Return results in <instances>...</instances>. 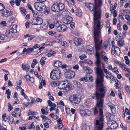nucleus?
Segmentation results:
<instances>
[{"instance_id":"obj_1","label":"nucleus","mask_w":130,"mask_h":130,"mask_svg":"<svg viewBox=\"0 0 130 130\" xmlns=\"http://www.w3.org/2000/svg\"><path fill=\"white\" fill-rule=\"evenodd\" d=\"M106 89L105 87H97L96 91L95 93L97 100V106L96 107L92 108L93 111L94 115L97 114L98 112V109L100 110V120H97L94 123V130H103V98L105 96L106 92Z\"/></svg>"},{"instance_id":"obj_2","label":"nucleus","mask_w":130,"mask_h":130,"mask_svg":"<svg viewBox=\"0 0 130 130\" xmlns=\"http://www.w3.org/2000/svg\"><path fill=\"white\" fill-rule=\"evenodd\" d=\"M102 3V0H95V5L91 3H85L86 7L90 11H93V27L94 31H101L103 26V23L101 21V12L97 11V9L98 7L101 6Z\"/></svg>"},{"instance_id":"obj_3","label":"nucleus","mask_w":130,"mask_h":130,"mask_svg":"<svg viewBox=\"0 0 130 130\" xmlns=\"http://www.w3.org/2000/svg\"><path fill=\"white\" fill-rule=\"evenodd\" d=\"M101 63L100 60H96L95 64L97 67L94 68V70L97 75L96 80L97 87H105L104 86V74L100 67H99Z\"/></svg>"},{"instance_id":"obj_4","label":"nucleus","mask_w":130,"mask_h":130,"mask_svg":"<svg viewBox=\"0 0 130 130\" xmlns=\"http://www.w3.org/2000/svg\"><path fill=\"white\" fill-rule=\"evenodd\" d=\"M96 31V32L94 31V38L95 43V46L96 50V54L95 56L96 60H100V55L97 51L100 50L101 48V45L102 40L100 42L99 41V36L100 34L101 31L98 32Z\"/></svg>"},{"instance_id":"obj_5","label":"nucleus","mask_w":130,"mask_h":130,"mask_svg":"<svg viewBox=\"0 0 130 130\" xmlns=\"http://www.w3.org/2000/svg\"><path fill=\"white\" fill-rule=\"evenodd\" d=\"M70 81L67 79L61 81L59 83L58 87L60 89H63V92H67L72 88V86L70 84Z\"/></svg>"},{"instance_id":"obj_6","label":"nucleus","mask_w":130,"mask_h":130,"mask_svg":"<svg viewBox=\"0 0 130 130\" xmlns=\"http://www.w3.org/2000/svg\"><path fill=\"white\" fill-rule=\"evenodd\" d=\"M51 78L54 80H57L59 79L62 75L61 72L58 69L53 70L50 73Z\"/></svg>"},{"instance_id":"obj_7","label":"nucleus","mask_w":130,"mask_h":130,"mask_svg":"<svg viewBox=\"0 0 130 130\" xmlns=\"http://www.w3.org/2000/svg\"><path fill=\"white\" fill-rule=\"evenodd\" d=\"M113 116L110 114L107 116V117L108 119L107 124L108 126L111 129H114L117 128L118 126V125L117 123L114 120L111 119V117Z\"/></svg>"},{"instance_id":"obj_8","label":"nucleus","mask_w":130,"mask_h":130,"mask_svg":"<svg viewBox=\"0 0 130 130\" xmlns=\"http://www.w3.org/2000/svg\"><path fill=\"white\" fill-rule=\"evenodd\" d=\"M17 26L16 25H13L10 26L9 28V30L6 31L5 35L7 37H12L14 33L17 32Z\"/></svg>"},{"instance_id":"obj_9","label":"nucleus","mask_w":130,"mask_h":130,"mask_svg":"<svg viewBox=\"0 0 130 130\" xmlns=\"http://www.w3.org/2000/svg\"><path fill=\"white\" fill-rule=\"evenodd\" d=\"M66 13L63 18V20L65 24H69L73 21V19L69 15V14L70 13L68 11H66Z\"/></svg>"},{"instance_id":"obj_10","label":"nucleus","mask_w":130,"mask_h":130,"mask_svg":"<svg viewBox=\"0 0 130 130\" xmlns=\"http://www.w3.org/2000/svg\"><path fill=\"white\" fill-rule=\"evenodd\" d=\"M81 99V98L79 95L75 94L71 96L70 100L72 103L76 104H78L80 102Z\"/></svg>"},{"instance_id":"obj_11","label":"nucleus","mask_w":130,"mask_h":130,"mask_svg":"<svg viewBox=\"0 0 130 130\" xmlns=\"http://www.w3.org/2000/svg\"><path fill=\"white\" fill-rule=\"evenodd\" d=\"M35 8L38 11H42L44 10L46 6L44 3L41 2L35 3L34 4Z\"/></svg>"},{"instance_id":"obj_12","label":"nucleus","mask_w":130,"mask_h":130,"mask_svg":"<svg viewBox=\"0 0 130 130\" xmlns=\"http://www.w3.org/2000/svg\"><path fill=\"white\" fill-rule=\"evenodd\" d=\"M13 10L10 7H7L5 10L2 11V15L4 17H8L13 13Z\"/></svg>"},{"instance_id":"obj_13","label":"nucleus","mask_w":130,"mask_h":130,"mask_svg":"<svg viewBox=\"0 0 130 130\" xmlns=\"http://www.w3.org/2000/svg\"><path fill=\"white\" fill-rule=\"evenodd\" d=\"M79 113L81 116H88L90 115L91 111L88 109H81L79 110Z\"/></svg>"},{"instance_id":"obj_14","label":"nucleus","mask_w":130,"mask_h":130,"mask_svg":"<svg viewBox=\"0 0 130 130\" xmlns=\"http://www.w3.org/2000/svg\"><path fill=\"white\" fill-rule=\"evenodd\" d=\"M111 53L112 54L116 53L118 55H119L120 53V50L118 47L112 46L111 48Z\"/></svg>"},{"instance_id":"obj_15","label":"nucleus","mask_w":130,"mask_h":130,"mask_svg":"<svg viewBox=\"0 0 130 130\" xmlns=\"http://www.w3.org/2000/svg\"><path fill=\"white\" fill-rule=\"evenodd\" d=\"M65 77L67 78H71L75 76V73L71 71H69L66 73Z\"/></svg>"},{"instance_id":"obj_16","label":"nucleus","mask_w":130,"mask_h":130,"mask_svg":"<svg viewBox=\"0 0 130 130\" xmlns=\"http://www.w3.org/2000/svg\"><path fill=\"white\" fill-rule=\"evenodd\" d=\"M107 105L110 108L111 112L112 113H115L117 112V110L115 107V106L111 102H109Z\"/></svg>"},{"instance_id":"obj_17","label":"nucleus","mask_w":130,"mask_h":130,"mask_svg":"<svg viewBox=\"0 0 130 130\" xmlns=\"http://www.w3.org/2000/svg\"><path fill=\"white\" fill-rule=\"evenodd\" d=\"M46 55L48 57L51 56H54L56 54L55 51L51 50H47L46 51Z\"/></svg>"},{"instance_id":"obj_18","label":"nucleus","mask_w":130,"mask_h":130,"mask_svg":"<svg viewBox=\"0 0 130 130\" xmlns=\"http://www.w3.org/2000/svg\"><path fill=\"white\" fill-rule=\"evenodd\" d=\"M67 27L64 25H62L58 27L57 28V30L60 32H63L66 31Z\"/></svg>"},{"instance_id":"obj_19","label":"nucleus","mask_w":130,"mask_h":130,"mask_svg":"<svg viewBox=\"0 0 130 130\" xmlns=\"http://www.w3.org/2000/svg\"><path fill=\"white\" fill-rule=\"evenodd\" d=\"M74 42L75 44L77 45H80L82 43V40L80 38H75L74 39Z\"/></svg>"},{"instance_id":"obj_20","label":"nucleus","mask_w":130,"mask_h":130,"mask_svg":"<svg viewBox=\"0 0 130 130\" xmlns=\"http://www.w3.org/2000/svg\"><path fill=\"white\" fill-rule=\"evenodd\" d=\"M84 70L88 74H91L93 72L92 70L87 66H84L83 68Z\"/></svg>"},{"instance_id":"obj_21","label":"nucleus","mask_w":130,"mask_h":130,"mask_svg":"<svg viewBox=\"0 0 130 130\" xmlns=\"http://www.w3.org/2000/svg\"><path fill=\"white\" fill-rule=\"evenodd\" d=\"M58 6L57 3L53 4L51 7L52 11L55 12H59Z\"/></svg>"},{"instance_id":"obj_22","label":"nucleus","mask_w":130,"mask_h":130,"mask_svg":"<svg viewBox=\"0 0 130 130\" xmlns=\"http://www.w3.org/2000/svg\"><path fill=\"white\" fill-rule=\"evenodd\" d=\"M59 12L65 8L64 4L62 3H57Z\"/></svg>"},{"instance_id":"obj_23","label":"nucleus","mask_w":130,"mask_h":130,"mask_svg":"<svg viewBox=\"0 0 130 130\" xmlns=\"http://www.w3.org/2000/svg\"><path fill=\"white\" fill-rule=\"evenodd\" d=\"M53 65L56 67H60L62 64L61 62L59 60H57L55 61L53 63Z\"/></svg>"},{"instance_id":"obj_24","label":"nucleus","mask_w":130,"mask_h":130,"mask_svg":"<svg viewBox=\"0 0 130 130\" xmlns=\"http://www.w3.org/2000/svg\"><path fill=\"white\" fill-rule=\"evenodd\" d=\"M81 62L83 63H87L90 66H92L93 64V62L91 60L88 59H85Z\"/></svg>"},{"instance_id":"obj_25","label":"nucleus","mask_w":130,"mask_h":130,"mask_svg":"<svg viewBox=\"0 0 130 130\" xmlns=\"http://www.w3.org/2000/svg\"><path fill=\"white\" fill-rule=\"evenodd\" d=\"M20 10L21 13L23 16H25L26 13L25 9L24 8L22 7L20 8Z\"/></svg>"},{"instance_id":"obj_26","label":"nucleus","mask_w":130,"mask_h":130,"mask_svg":"<svg viewBox=\"0 0 130 130\" xmlns=\"http://www.w3.org/2000/svg\"><path fill=\"white\" fill-rule=\"evenodd\" d=\"M22 66L23 69L24 70L28 69L30 67V66L28 64H22Z\"/></svg>"},{"instance_id":"obj_27","label":"nucleus","mask_w":130,"mask_h":130,"mask_svg":"<svg viewBox=\"0 0 130 130\" xmlns=\"http://www.w3.org/2000/svg\"><path fill=\"white\" fill-rule=\"evenodd\" d=\"M90 125H84L82 128V130H90Z\"/></svg>"},{"instance_id":"obj_28","label":"nucleus","mask_w":130,"mask_h":130,"mask_svg":"<svg viewBox=\"0 0 130 130\" xmlns=\"http://www.w3.org/2000/svg\"><path fill=\"white\" fill-rule=\"evenodd\" d=\"M25 78L26 79L27 81L29 80L32 83H33L34 82V78H33L30 77L29 75H25Z\"/></svg>"},{"instance_id":"obj_29","label":"nucleus","mask_w":130,"mask_h":130,"mask_svg":"<svg viewBox=\"0 0 130 130\" xmlns=\"http://www.w3.org/2000/svg\"><path fill=\"white\" fill-rule=\"evenodd\" d=\"M43 84L44 86H45L46 85V83L45 80L44 79L42 81H41V82L40 83L39 86V89H41L42 88Z\"/></svg>"},{"instance_id":"obj_30","label":"nucleus","mask_w":130,"mask_h":130,"mask_svg":"<svg viewBox=\"0 0 130 130\" xmlns=\"http://www.w3.org/2000/svg\"><path fill=\"white\" fill-rule=\"evenodd\" d=\"M37 25H40L42 23V20L40 18H36Z\"/></svg>"},{"instance_id":"obj_31","label":"nucleus","mask_w":130,"mask_h":130,"mask_svg":"<svg viewBox=\"0 0 130 130\" xmlns=\"http://www.w3.org/2000/svg\"><path fill=\"white\" fill-rule=\"evenodd\" d=\"M124 43V41L123 40H120L118 41V44L119 46H121L123 45Z\"/></svg>"},{"instance_id":"obj_32","label":"nucleus","mask_w":130,"mask_h":130,"mask_svg":"<svg viewBox=\"0 0 130 130\" xmlns=\"http://www.w3.org/2000/svg\"><path fill=\"white\" fill-rule=\"evenodd\" d=\"M54 23L55 26L57 28L59 27L60 25H61V22L59 21H56L54 22Z\"/></svg>"},{"instance_id":"obj_33","label":"nucleus","mask_w":130,"mask_h":130,"mask_svg":"<svg viewBox=\"0 0 130 130\" xmlns=\"http://www.w3.org/2000/svg\"><path fill=\"white\" fill-rule=\"evenodd\" d=\"M87 51L90 52V54L92 53L93 52V48L91 46H89L87 48Z\"/></svg>"},{"instance_id":"obj_34","label":"nucleus","mask_w":130,"mask_h":130,"mask_svg":"<svg viewBox=\"0 0 130 130\" xmlns=\"http://www.w3.org/2000/svg\"><path fill=\"white\" fill-rule=\"evenodd\" d=\"M118 19L120 22H123L124 21V19L122 15H119L118 17Z\"/></svg>"},{"instance_id":"obj_35","label":"nucleus","mask_w":130,"mask_h":130,"mask_svg":"<svg viewBox=\"0 0 130 130\" xmlns=\"http://www.w3.org/2000/svg\"><path fill=\"white\" fill-rule=\"evenodd\" d=\"M29 112L28 113V115L30 116L31 115H37V112L35 111H31L30 110H29Z\"/></svg>"},{"instance_id":"obj_36","label":"nucleus","mask_w":130,"mask_h":130,"mask_svg":"<svg viewBox=\"0 0 130 130\" xmlns=\"http://www.w3.org/2000/svg\"><path fill=\"white\" fill-rule=\"evenodd\" d=\"M6 93L7 94V98L8 99H9L10 98V95H11V93L10 92L9 90L8 89L6 91Z\"/></svg>"},{"instance_id":"obj_37","label":"nucleus","mask_w":130,"mask_h":130,"mask_svg":"<svg viewBox=\"0 0 130 130\" xmlns=\"http://www.w3.org/2000/svg\"><path fill=\"white\" fill-rule=\"evenodd\" d=\"M74 84L76 85L79 88H81L82 86V84L78 82L75 81L74 82Z\"/></svg>"},{"instance_id":"obj_38","label":"nucleus","mask_w":130,"mask_h":130,"mask_svg":"<svg viewBox=\"0 0 130 130\" xmlns=\"http://www.w3.org/2000/svg\"><path fill=\"white\" fill-rule=\"evenodd\" d=\"M34 122H32L31 124L28 127V128L29 129H34L35 128V127L34 124Z\"/></svg>"},{"instance_id":"obj_39","label":"nucleus","mask_w":130,"mask_h":130,"mask_svg":"<svg viewBox=\"0 0 130 130\" xmlns=\"http://www.w3.org/2000/svg\"><path fill=\"white\" fill-rule=\"evenodd\" d=\"M41 117L42 119V121L43 122L45 121L46 120H50L48 118L46 117L45 116L43 115H41Z\"/></svg>"},{"instance_id":"obj_40","label":"nucleus","mask_w":130,"mask_h":130,"mask_svg":"<svg viewBox=\"0 0 130 130\" xmlns=\"http://www.w3.org/2000/svg\"><path fill=\"white\" fill-rule=\"evenodd\" d=\"M112 71L114 73L116 74H118L119 73V71L116 67H114L113 68Z\"/></svg>"},{"instance_id":"obj_41","label":"nucleus","mask_w":130,"mask_h":130,"mask_svg":"<svg viewBox=\"0 0 130 130\" xmlns=\"http://www.w3.org/2000/svg\"><path fill=\"white\" fill-rule=\"evenodd\" d=\"M120 86V83L118 81L115 84V86L117 89H119Z\"/></svg>"},{"instance_id":"obj_42","label":"nucleus","mask_w":130,"mask_h":130,"mask_svg":"<svg viewBox=\"0 0 130 130\" xmlns=\"http://www.w3.org/2000/svg\"><path fill=\"white\" fill-rule=\"evenodd\" d=\"M5 9V7L4 5L0 3V12L3 10Z\"/></svg>"},{"instance_id":"obj_43","label":"nucleus","mask_w":130,"mask_h":130,"mask_svg":"<svg viewBox=\"0 0 130 130\" xmlns=\"http://www.w3.org/2000/svg\"><path fill=\"white\" fill-rule=\"evenodd\" d=\"M5 36L4 34L0 33V42H2L4 39Z\"/></svg>"},{"instance_id":"obj_44","label":"nucleus","mask_w":130,"mask_h":130,"mask_svg":"<svg viewBox=\"0 0 130 130\" xmlns=\"http://www.w3.org/2000/svg\"><path fill=\"white\" fill-rule=\"evenodd\" d=\"M61 45L65 47H67L68 46L67 43L65 41H63L62 42Z\"/></svg>"},{"instance_id":"obj_45","label":"nucleus","mask_w":130,"mask_h":130,"mask_svg":"<svg viewBox=\"0 0 130 130\" xmlns=\"http://www.w3.org/2000/svg\"><path fill=\"white\" fill-rule=\"evenodd\" d=\"M36 18L31 20V24L32 25H37Z\"/></svg>"},{"instance_id":"obj_46","label":"nucleus","mask_w":130,"mask_h":130,"mask_svg":"<svg viewBox=\"0 0 130 130\" xmlns=\"http://www.w3.org/2000/svg\"><path fill=\"white\" fill-rule=\"evenodd\" d=\"M110 25V23L109 21L108 20H107L106 22V24L105 26L107 28H109Z\"/></svg>"},{"instance_id":"obj_47","label":"nucleus","mask_w":130,"mask_h":130,"mask_svg":"<svg viewBox=\"0 0 130 130\" xmlns=\"http://www.w3.org/2000/svg\"><path fill=\"white\" fill-rule=\"evenodd\" d=\"M102 58L103 60L105 62H106V63H108V62L107 61L108 60V58L106 56H102Z\"/></svg>"},{"instance_id":"obj_48","label":"nucleus","mask_w":130,"mask_h":130,"mask_svg":"<svg viewBox=\"0 0 130 130\" xmlns=\"http://www.w3.org/2000/svg\"><path fill=\"white\" fill-rule=\"evenodd\" d=\"M125 88L126 91L130 94V87L127 85H126Z\"/></svg>"},{"instance_id":"obj_49","label":"nucleus","mask_w":130,"mask_h":130,"mask_svg":"<svg viewBox=\"0 0 130 130\" xmlns=\"http://www.w3.org/2000/svg\"><path fill=\"white\" fill-rule=\"evenodd\" d=\"M15 18L11 16L10 17L9 21L10 22L13 23L15 21Z\"/></svg>"},{"instance_id":"obj_50","label":"nucleus","mask_w":130,"mask_h":130,"mask_svg":"<svg viewBox=\"0 0 130 130\" xmlns=\"http://www.w3.org/2000/svg\"><path fill=\"white\" fill-rule=\"evenodd\" d=\"M76 15L78 16H80L82 14V13L81 10H79L78 11H77L76 12Z\"/></svg>"},{"instance_id":"obj_51","label":"nucleus","mask_w":130,"mask_h":130,"mask_svg":"<svg viewBox=\"0 0 130 130\" xmlns=\"http://www.w3.org/2000/svg\"><path fill=\"white\" fill-rule=\"evenodd\" d=\"M21 2V0H16L15 3L17 6H19L20 5V3Z\"/></svg>"},{"instance_id":"obj_52","label":"nucleus","mask_w":130,"mask_h":130,"mask_svg":"<svg viewBox=\"0 0 130 130\" xmlns=\"http://www.w3.org/2000/svg\"><path fill=\"white\" fill-rule=\"evenodd\" d=\"M92 100L91 99H88L86 100V103L88 104L91 103Z\"/></svg>"},{"instance_id":"obj_53","label":"nucleus","mask_w":130,"mask_h":130,"mask_svg":"<svg viewBox=\"0 0 130 130\" xmlns=\"http://www.w3.org/2000/svg\"><path fill=\"white\" fill-rule=\"evenodd\" d=\"M34 49L33 47L28 48H27V53H30L33 52Z\"/></svg>"},{"instance_id":"obj_54","label":"nucleus","mask_w":130,"mask_h":130,"mask_svg":"<svg viewBox=\"0 0 130 130\" xmlns=\"http://www.w3.org/2000/svg\"><path fill=\"white\" fill-rule=\"evenodd\" d=\"M80 80L81 81L86 82L87 81V78L86 77H83L80 78Z\"/></svg>"},{"instance_id":"obj_55","label":"nucleus","mask_w":130,"mask_h":130,"mask_svg":"<svg viewBox=\"0 0 130 130\" xmlns=\"http://www.w3.org/2000/svg\"><path fill=\"white\" fill-rule=\"evenodd\" d=\"M41 111L43 114L47 115L48 113V112L47 111H45V110L43 108H42L41 109Z\"/></svg>"},{"instance_id":"obj_56","label":"nucleus","mask_w":130,"mask_h":130,"mask_svg":"<svg viewBox=\"0 0 130 130\" xmlns=\"http://www.w3.org/2000/svg\"><path fill=\"white\" fill-rule=\"evenodd\" d=\"M30 24V22L29 21H27L25 23V26L26 28H28L29 27V25Z\"/></svg>"},{"instance_id":"obj_57","label":"nucleus","mask_w":130,"mask_h":130,"mask_svg":"<svg viewBox=\"0 0 130 130\" xmlns=\"http://www.w3.org/2000/svg\"><path fill=\"white\" fill-rule=\"evenodd\" d=\"M62 41V39H56L53 42L54 43H58L61 42Z\"/></svg>"},{"instance_id":"obj_58","label":"nucleus","mask_w":130,"mask_h":130,"mask_svg":"<svg viewBox=\"0 0 130 130\" xmlns=\"http://www.w3.org/2000/svg\"><path fill=\"white\" fill-rule=\"evenodd\" d=\"M103 71L106 73V75L108 76V75H110V73L108 72V71L107 70V69H103Z\"/></svg>"},{"instance_id":"obj_59","label":"nucleus","mask_w":130,"mask_h":130,"mask_svg":"<svg viewBox=\"0 0 130 130\" xmlns=\"http://www.w3.org/2000/svg\"><path fill=\"white\" fill-rule=\"evenodd\" d=\"M51 85L52 87H55L57 85L56 82L55 81L52 82H51Z\"/></svg>"},{"instance_id":"obj_60","label":"nucleus","mask_w":130,"mask_h":130,"mask_svg":"<svg viewBox=\"0 0 130 130\" xmlns=\"http://www.w3.org/2000/svg\"><path fill=\"white\" fill-rule=\"evenodd\" d=\"M8 111H10L12 109V107L11 105L9 103L8 104Z\"/></svg>"},{"instance_id":"obj_61","label":"nucleus","mask_w":130,"mask_h":130,"mask_svg":"<svg viewBox=\"0 0 130 130\" xmlns=\"http://www.w3.org/2000/svg\"><path fill=\"white\" fill-rule=\"evenodd\" d=\"M1 25L2 26H6L7 24L6 22L5 21H3L0 23Z\"/></svg>"},{"instance_id":"obj_62","label":"nucleus","mask_w":130,"mask_h":130,"mask_svg":"<svg viewBox=\"0 0 130 130\" xmlns=\"http://www.w3.org/2000/svg\"><path fill=\"white\" fill-rule=\"evenodd\" d=\"M119 66L122 69H125L126 68V66L125 64L123 63H121V64H120Z\"/></svg>"},{"instance_id":"obj_63","label":"nucleus","mask_w":130,"mask_h":130,"mask_svg":"<svg viewBox=\"0 0 130 130\" xmlns=\"http://www.w3.org/2000/svg\"><path fill=\"white\" fill-rule=\"evenodd\" d=\"M86 57L87 56L84 54L82 55L81 56H79V58L82 60H83L84 59L86 58Z\"/></svg>"},{"instance_id":"obj_64","label":"nucleus","mask_w":130,"mask_h":130,"mask_svg":"<svg viewBox=\"0 0 130 130\" xmlns=\"http://www.w3.org/2000/svg\"><path fill=\"white\" fill-rule=\"evenodd\" d=\"M43 125L46 128H48L49 127V124L48 122H45L43 123Z\"/></svg>"}]
</instances>
